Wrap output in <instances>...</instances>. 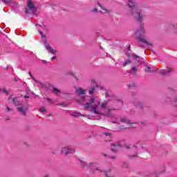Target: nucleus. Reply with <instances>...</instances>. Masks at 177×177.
Listing matches in <instances>:
<instances>
[{"instance_id": "dca6fc26", "label": "nucleus", "mask_w": 177, "mask_h": 177, "mask_svg": "<svg viewBox=\"0 0 177 177\" xmlns=\"http://www.w3.org/2000/svg\"><path fill=\"white\" fill-rule=\"evenodd\" d=\"M101 9L102 11L100 10V13H102L103 15H108V13H110V10L104 7H102Z\"/></svg>"}, {"instance_id": "0eeeda50", "label": "nucleus", "mask_w": 177, "mask_h": 177, "mask_svg": "<svg viewBox=\"0 0 177 177\" xmlns=\"http://www.w3.org/2000/svg\"><path fill=\"white\" fill-rule=\"evenodd\" d=\"M91 84H93V86L88 90V95H93L96 92V88H97V84H96L95 80H92Z\"/></svg>"}, {"instance_id": "c756f323", "label": "nucleus", "mask_w": 177, "mask_h": 177, "mask_svg": "<svg viewBox=\"0 0 177 177\" xmlns=\"http://www.w3.org/2000/svg\"><path fill=\"white\" fill-rule=\"evenodd\" d=\"M104 176L105 177H111V174H110V171H104Z\"/></svg>"}, {"instance_id": "680f3d73", "label": "nucleus", "mask_w": 177, "mask_h": 177, "mask_svg": "<svg viewBox=\"0 0 177 177\" xmlns=\"http://www.w3.org/2000/svg\"><path fill=\"white\" fill-rule=\"evenodd\" d=\"M0 92H1V88H0Z\"/></svg>"}, {"instance_id": "9b49d317", "label": "nucleus", "mask_w": 177, "mask_h": 177, "mask_svg": "<svg viewBox=\"0 0 177 177\" xmlns=\"http://www.w3.org/2000/svg\"><path fill=\"white\" fill-rule=\"evenodd\" d=\"M17 111L21 113L22 115H26L27 114V111H28V108H23V107H18L17 108Z\"/></svg>"}, {"instance_id": "72a5a7b5", "label": "nucleus", "mask_w": 177, "mask_h": 177, "mask_svg": "<svg viewBox=\"0 0 177 177\" xmlns=\"http://www.w3.org/2000/svg\"><path fill=\"white\" fill-rule=\"evenodd\" d=\"M110 160H115L117 158L114 156H109Z\"/></svg>"}, {"instance_id": "a19ab883", "label": "nucleus", "mask_w": 177, "mask_h": 177, "mask_svg": "<svg viewBox=\"0 0 177 177\" xmlns=\"http://www.w3.org/2000/svg\"><path fill=\"white\" fill-rule=\"evenodd\" d=\"M57 57L54 56V57H53L51 59H52V60H55V59H57Z\"/></svg>"}, {"instance_id": "c9c22d12", "label": "nucleus", "mask_w": 177, "mask_h": 177, "mask_svg": "<svg viewBox=\"0 0 177 177\" xmlns=\"http://www.w3.org/2000/svg\"><path fill=\"white\" fill-rule=\"evenodd\" d=\"M98 6H100V8L102 9L103 8V6H102V5L100 4V3L99 1L97 2Z\"/></svg>"}, {"instance_id": "052dcab7", "label": "nucleus", "mask_w": 177, "mask_h": 177, "mask_svg": "<svg viewBox=\"0 0 177 177\" xmlns=\"http://www.w3.org/2000/svg\"><path fill=\"white\" fill-rule=\"evenodd\" d=\"M93 172H95V170H93Z\"/></svg>"}, {"instance_id": "8fccbe9b", "label": "nucleus", "mask_w": 177, "mask_h": 177, "mask_svg": "<svg viewBox=\"0 0 177 177\" xmlns=\"http://www.w3.org/2000/svg\"><path fill=\"white\" fill-rule=\"evenodd\" d=\"M52 114L47 115V117H51Z\"/></svg>"}, {"instance_id": "f257e3e1", "label": "nucleus", "mask_w": 177, "mask_h": 177, "mask_svg": "<svg viewBox=\"0 0 177 177\" xmlns=\"http://www.w3.org/2000/svg\"><path fill=\"white\" fill-rule=\"evenodd\" d=\"M129 7L131 8V15L137 21L138 23L142 24L143 21V17H145V15H143V11L139 6L135 4L133 0H129ZM145 34V28H143V25L140 24L138 30L136 32V35H143Z\"/></svg>"}, {"instance_id": "20e7f679", "label": "nucleus", "mask_w": 177, "mask_h": 177, "mask_svg": "<svg viewBox=\"0 0 177 177\" xmlns=\"http://www.w3.org/2000/svg\"><path fill=\"white\" fill-rule=\"evenodd\" d=\"M120 122H122V124H126V127H120V129H129V128L138 127V123H132L131 122V120H129L128 118L125 117L120 118Z\"/></svg>"}, {"instance_id": "de8ad7c7", "label": "nucleus", "mask_w": 177, "mask_h": 177, "mask_svg": "<svg viewBox=\"0 0 177 177\" xmlns=\"http://www.w3.org/2000/svg\"><path fill=\"white\" fill-rule=\"evenodd\" d=\"M41 62H42V63H44V64H46V63H47V62H46V60H42Z\"/></svg>"}, {"instance_id": "cd10ccee", "label": "nucleus", "mask_w": 177, "mask_h": 177, "mask_svg": "<svg viewBox=\"0 0 177 177\" xmlns=\"http://www.w3.org/2000/svg\"><path fill=\"white\" fill-rule=\"evenodd\" d=\"M1 91H2L3 93H5L6 95H9V91L6 88H2L1 89Z\"/></svg>"}, {"instance_id": "a18cd8bd", "label": "nucleus", "mask_w": 177, "mask_h": 177, "mask_svg": "<svg viewBox=\"0 0 177 177\" xmlns=\"http://www.w3.org/2000/svg\"><path fill=\"white\" fill-rule=\"evenodd\" d=\"M155 177H160V174H155Z\"/></svg>"}, {"instance_id": "4c0bfd02", "label": "nucleus", "mask_w": 177, "mask_h": 177, "mask_svg": "<svg viewBox=\"0 0 177 177\" xmlns=\"http://www.w3.org/2000/svg\"><path fill=\"white\" fill-rule=\"evenodd\" d=\"M105 96H106V97H110V94H109V93L106 92V93H105Z\"/></svg>"}, {"instance_id": "a878e982", "label": "nucleus", "mask_w": 177, "mask_h": 177, "mask_svg": "<svg viewBox=\"0 0 177 177\" xmlns=\"http://www.w3.org/2000/svg\"><path fill=\"white\" fill-rule=\"evenodd\" d=\"M171 73V70H167V71H165V72H161L160 73V74H161V75H165L166 74H168V73Z\"/></svg>"}, {"instance_id": "4d7b16f0", "label": "nucleus", "mask_w": 177, "mask_h": 177, "mask_svg": "<svg viewBox=\"0 0 177 177\" xmlns=\"http://www.w3.org/2000/svg\"><path fill=\"white\" fill-rule=\"evenodd\" d=\"M126 149H129V147H126Z\"/></svg>"}, {"instance_id": "e433bc0d", "label": "nucleus", "mask_w": 177, "mask_h": 177, "mask_svg": "<svg viewBox=\"0 0 177 177\" xmlns=\"http://www.w3.org/2000/svg\"><path fill=\"white\" fill-rule=\"evenodd\" d=\"M134 157H139V156H138V155H136V154L132 155V156H131V158H134Z\"/></svg>"}, {"instance_id": "aec40b11", "label": "nucleus", "mask_w": 177, "mask_h": 177, "mask_svg": "<svg viewBox=\"0 0 177 177\" xmlns=\"http://www.w3.org/2000/svg\"><path fill=\"white\" fill-rule=\"evenodd\" d=\"M131 63H132V62H131V60H129V59L125 61L123 63V67H127V66H128V64H131Z\"/></svg>"}, {"instance_id": "9d476101", "label": "nucleus", "mask_w": 177, "mask_h": 177, "mask_svg": "<svg viewBox=\"0 0 177 177\" xmlns=\"http://www.w3.org/2000/svg\"><path fill=\"white\" fill-rule=\"evenodd\" d=\"M12 103L15 106H21L23 104V101L20 100V97H15L12 98Z\"/></svg>"}, {"instance_id": "49530a36", "label": "nucleus", "mask_w": 177, "mask_h": 177, "mask_svg": "<svg viewBox=\"0 0 177 177\" xmlns=\"http://www.w3.org/2000/svg\"><path fill=\"white\" fill-rule=\"evenodd\" d=\"M44 177H50L49 174H46Z\"/></svg>"}, {"instance_id": "4be33fe9", "label": "nucleus", "mask_w": 177, "mask_h": 177, "mask_svg": "<svg viewBox=\"0 0 177 177\" xmlns=\"http://www.w3.org/2000/svg\"><path fill=\"white\" fill-rule=\"evenodd\" d=\"M39 113H46V109L44 106H41L39 109Z\"/></svg>"}, {"instance_id": "1a4fd4ad", "label": "nucleus", "mask_w": 177, "mask_h": 177, "mask_svg": "<svg viewBox=\"0 0 177 177\" xmlns=\"http://www.w3.org/2000/svg\"><path fill=\"white\" fill-rule=\"evenodd\" d=\"M75 93L77 96H81V95H86V90L82 89L81 87L75 88Z\"/></svg>"}, {"instance_id": "ea45409f", "label": "nucleus", "mask_w": 177, "mask_h": 177, "mask_svg": "<svg viewBox=\"0 0 177 177\" xmlns=\"http://www.w3.org/2000/svg\"><path fill=\"white\" fill-rule=\"evenodd\" d=\"M80 164H81L82 167H84L85 162H84V161H81V163H80Z\"/></svg>"}, {"instance_id": "39448f33", "label": "nucleus", "mask_w": 177, "mask_h": 177, "mask_svg": "<svg viewBox=\"0 0 177 177\" xmlns=\"http://www.w3.org/2000/svg\"><path fill=\"white\" fill-rule=\"evenodd\" d=\"M61 153L64 156H68V154H74V153H75V148L71 145L64 146L62 148Z\"/></svg>"}, {"instance_id": "f8f14e48", "label": "nucleus", "mask_w": 177, "mask_h": 177, "mask_svg": "<svg viewBox=\"0 0 177 177\" xmlns=\"http://www.w3.org/2000/svg\"><path fill=\"white\" fill-rule=\"evenodd\" d=\"M121 145H120V144H113L111 146V151H118Z\"/></svg>"}, {"instance_id": "58836bf2", "label": "nucleus", "mask_w": 177, "mask_h": 177, "mask_svg": "<svg viewBox=\"0 0 177 177\" xmlns=\"http://www.w3.org/2000/svg\"><path fill=\"white\" fill-rule=\"evenodd\" d=\"M2 2H4V3H9V1H6V0H1Z\"/></svg>"}, {"instance_id": "ddd939ff", "label": "nucleus", "mask_w": 177, "mask_h": 177, "mask_svg": "<svg viewBox=\"0 0 177 177\" xmlns=\"http://www.w3.org/2000/svg\"><path fill=\"white\" fill-rule=\"evenodd\" d=\"M138 40L140 42H142V44H145V45H149V46L153 45V43L148 41L146 40V39H145V38L138 37Z\"/></svg>"}, {"instance_id": "7c9ffc66", "label": "nucleus", "mask_w": 177, "mask_h": 177, "mask_svg": "<svg viewBox=\"0 0 177 177\" xmlns=\"http://www.w3.org/2000/svg\"><path fill=\"white\" fill-rule=\"evenodd\" d=\"M170 28H175L174 31H177V24L170 25Z\"/></svg>"}, {"instance_id": "5fc2aeb1", "label": "nucleus", "mask_w": 177, "mask_h": 177, "mask_svg": "<svg viewBox=\"0 0 177 177\" xmlns=\"http://www.w3.org/2000/svg\"><path fill=\"white\" fill-rule=\"evenodd\" d=\"M95 171H99V168H96V169H95Z\"/></svg>"}, {"instance_id": "f704fd0d", "label": "nucleus", "mask_w": 177, "mask_h": 177, "mask_svg": "<svg viewBox=\"0 0 177 177\" xmlns=\"http://www.w3.org/2000/svg\"><path fill=\"white\" fill-rule=\"evenodd\" d=\"M6 111H12V109H10V108H9V107H6Z\"/></svg>"}, {"instance_id": "473e14b6", "label": "nucleus", "mask_w": 177, "mask_h": 177, "mask_svg": "<svg viewBox=\"0 0 177 177\" xmlns=\"http://www.w3.org/2000/svg\"><path fill=\"white\" fill-rule=\"evenodd\" d=\"M140 157H141L142 158H147V155H146V154H140Z\"/></svg>"}, {"instance_id": "f03ea898", "label": "nucleus", "mask_w": 177, "mask_h": 177, "mask_svg": "<svg viewBox=\"0 0 177 177\" xmlns=\"http://www.w3.org/2000/svg\"><path fill=\"white\" fill-rule=\"evenodd\" d=\"M109 104V102L104 101L100 104L98 103V104H94L92 109L89 110L91 113H93L94 114H97L98 115H103L104 114V112H103V110H106L107 109V105Z\"/></svg>"}, {"instance_id": "603ef678", "label": "nucleus", "mask_w": 177, "mask_h": 177, "mask_svg": "<svg viewBox=\"0 0 177 177\" xmlns=\"http://www.w3.org/2000/svg\"><path fill=\"white\" fill-rule=\"evenodd\" d=\"M28 2H32V0H28Z\"/></svg>"}, {"instance_id": "6e6d98bb", "label": "nucleus", "mask_w": 177, "mask_h": 177, "mask_svg": "<svg viewBox=\"0 0 177 177\" xmlns=\"http://www.w3.org/2000/svg\"><path fill=\"white\" fill-rule=\"evenodd\" d=\"M113 124H117V122H112Z\"/></svg>"}, {"instance_id": "7ed1b4c3", "label": "nucleus", "mask_w": 177, "mask_h": 177, "mask_svg": "<svg viewBox=\"0 0 177 177\" xmlns=\"http://www.w3.org/2000/svg\"><path fill=\"white\" fill-rule=\"evenodd\" d=\"M118 100V104L119 105V107L118 108H108L106 109V111L104 112L103 115L104 117H109V118H114L115 115L114 113H113L111 111H117L118 110H121V107L124 106V103L120 100Z\"/></svg>"}, {"instance_id": "2eb2a0df", "label": "nucleus", "mask_w": 177, "mask_h": 177, "mask_svg": "<svg viewBox=\"0 0 177 177\" xmlns=\"http://www.w3.org/2000/svg\"><path fill=\"white\" fill-rule=\"evenodd\" d=\"M135 106L137 107L138 109H140V110H143V109L145 108V105L142 102H138L136 103Z\"/></svg>"}, {"instance_id": "864d4df0", "label": "nucleus", "mask_w": 177, "mask_h": 177, "mask_svg": "<svg viewBox=\"0 0 177 177\" xmlns=\"http://www.w3.org/2000/svg\"><path fill=\"white\" fill-rule=\"evenodd\" d=\"M174 102H177V98L176 97L174 99Z\"/></svg>"}, {"instance_id": "bf43d9fd", "label": "nucleus", "mask_w": 177, "mask_h": 177, "mask_svg": "<svg viewBox=\"0 0 177 177\" xmlns=\"http://www.w3.org/2000/svg\"><path fill=\"white\" fill-rule=\"evenodd\" d=\"M129 88H131V86H129Z\"/></svg>"}, {"instance_id": "6ab92c4d", "label": "nucleus", "mask_w": 177, "mask_h": 177, "mask_svg": "<svg viewBox=\"0 0 177 177\" xmlns=\"http://www.w3.org/2000/svg\"><path fill=\"white\" fill-rule=\"evenodd\" d=\"M132 57H133V59H135V60H136L137 62H140V57L138 56L137 55H133Z\"/></svg>"}, {"instance_id": "b1692460", "label": "nucleus", "mask_w": 177, "mask_h": 177, "mask_svg": "<svg viewBox=\"0 0 177 177\" xmlns=\"http://www.w3.org/2000/svg\"><path fill=\"white\" fill-rule=\"evenodd\" d=\"M145 71L146 73H153V71H151V68L149 66H147L145 68Z\"/></svg>"}, {"instance_id": "393cba45", "label": "nucleus", "mask_w": 177, "mask_h": 177, "mask_svg": "<svg viewBox=\"0 0 177 177\" xmlns=\"http://www.w3.org/2000/svg\"><path fill=\"white\" fill-rule=\"evenodd\" d=\"M91 12H92V13H99V12L100 13V11H99L97 8H93L91 10Z\"/></svg>"}, {"instance_id": "412c9836", "label": "nucleus", "mask_w": 177, "mask_h": 177, "mask_svg": "<svg viewBox=\"0 0 177 177\" xmlns=\"http://www.w3.org/2000/svg\"><path fill=\"white\" fill-rule=\"evenodd\" d=\"M122 168H125L126 169H128V168H129V164L127 162H124L122 165Z\"/></svg>"}, {"instance_id": "5701e85b", "label": "nucleus", "mask_w": 177, "mask_h": 177, "mask_svg": "<svg viewBox=\"0 0 177 177\" xmlns=\"http://www.w3.org/2000/svg\"><path fill=\"white\" fill-rule=\"evenodd\" d=\"M131 71L133 74H136V73H138V68H136V66H132Z\"/></svg>"}, {"instance_id": "2f4dec72", "label": "nucleus", "mask_w": 177, "mask_h": 177, "mask_svg": "<svg viewBox=\"0 0 177 177\" xmlns=\"http://www.w3.org/2000/svg\"><path fill=\"white\" fill-rule=\"evenodd\" d=\"M165 100L167 103H169V102H171V98H169V97H165Z\"/></svg>"}, {"instance_id": "09e8293b", "label": "nucleus", "mask_w": 177, "mask_h": 177, "mask_svg": "<svg viewBox=\"0 0 177 177\" xmlns=\"http://www.w3.org/2000/svg\"><path fill=\"white\" fill-rule=\"evenodd\" d=\"M105 135H106V136H109L110 135V133H105Z\"/></svg>"}, {"instance_id": "6e6552de", "label": "nucleus", "mask_w": 177, "mask_h": 177, "mask_svg": "<svg viewBox=\"0 0 177 177\" xmlns=\"http://www.w3.org/2000/svg\"><path fill=\"white\" fill-rule=\"evenodd\" d=\"M44 47L50 53H52V55H56V50L52 48V46L49 45V44L45 42Z\"/></svg>"}, {"instance_id": "79ce46f5", "label": "nucleus", "mask_w": 177, "mask_h": 177, "mask_svg": "<svg viewBox=\"0 0 177 177\" xmlns=\"http://www.w3.org/2000/svg\"><path fill=\"white\" fill-rule=\"evenodd\" d=\"M24 97H25V99H29V98H30V96H28V95H25Z\"/></svg>"}, {"instance_id": "c85d7f7f", "label": "nucleus", "mask_w": 177, "mask_h": 177, "mask_svg": "<svg viewBox=\"0 0 177 177\" xmlns=\"http://www.w3.org/2000/svg\"><path fill=\"white\" fill-rule=\"evenodd\" d=\"M72 117H81V113H74L73 114H72Z\"/></svg>"}, {"instance_id": "bb28decb", "label": "nucleus", "mask_w": 177, "mask_h": 177, "mask_svg": "<svg viewBox=\"0 0 177 177\" xmlns=\"http://www.w3.org/2000/svg\"><path fill=\"white\" fill-rule=\"evenodd\" d=\"M39 34H40V35H41L42 39H44V40L46 39V36H45V35L44 34V32H42V31H39Z\"/></svg>"}, {"instance_id": "4468645a", "label": "nucleus", "mask_w": 177, "mask_h": 177, "mask_svg": "<svg viewBox=\"0 0 177 177\" xmlns=\"http://www.w3.org/2000/svg\"><path fill=\"white\" fill-rule=\"evenodd\" d=\"M28 8H29L30 10H32L33 13H35V6L32 2H28Z\"/></svg>"}, {"instance_id": "3c124183", "label": "nucleus", "mask_w": 177, "mask_h": 177, "mask_svg": "<svg viewBox=\"0 0 177 177\" xmlns=\"http://www.w3.org/2000/svg\"><path fill=\"white\" fill-rule=\"evenodd\" d=\"M47 100H48V102H50V100H52L50 98H47Z\"/></svg>"}, {"instance_id": "f3484780", "label": "nucleus", "mask_w": 177, "mask_h": 177, "mask_svg": "<svg viewBox=\"0 0 177 177\" xmlns=\"http://www.w3.org/2000/svg\"><path fill=\"white\" fill-rule=\"evenodd\" d=\"M53 92L55 93V95H60L62 94V92L60 91V90H59L57 88L54 87L53 88Z\"/></svg>"}, {"instance_id": "37998d69", "label": "nucleus", "mask_w": 177, "mask_h": 177, "mask_svg": "<svg viewBox=\"0 0 177 177\" xmlns=\"http://www.w3.org/2000/svg\"><path fill=\"white\" fill-rule=\"evenodd\" d=\"M25 13L28 14V10L27 8L25 10Z\"/></svg>"}, {"instance_id": "13d9d810", "label": "nucleus", "mask_w": 177, "mask_h": 177, "mask_svg": "<svg viewBox=\"0 0 177 177\" xmlns=\"http://www.w3.org/2000/svg\"><path fill=\"white\" fill-rule=\"evenodd\" d=\"M104 156L106 157L107 155L105 154V155H104Z\"/></svg>"}, {"instance_id": "a211bd4d", "label": "nucleus", "mask_w": 177, "mask_h": 177, "mask_svg": "<svg viewBox=\"0 0 177 177\" xmlns=\"http://www.w3.org/2000/svg\"><path fill=\"white\" fill-rule=\"evenodd\" d=\"M97 167V163H96V162H91L88 165V168H93V167Z\"/></svg>"}, {"instance_id": "423d86ee", "label": "nucleus", "mask_w": 177, "mask_h": 177, "mask_svg": "<svg viewBox=\"0 0 177 177\" xmlns=\"http://www.w3.org/2000/svg\"><path fill=\"white\" fill-rule=\"evenodd\" d=\"M93 103H95V98L93 97L90 98L89 102H87L85 104V109L86 110H88V111H90L91 109H92V107L93 106Z\"/></svg>"}, {"instance_id": "c03bdc74", "label": "nucleus", "mask_w": 177, "mask_h": 177, "mask_svg": "<svg viewBox=\"0 0 177 177\" xmlns=\"http://www.w3.org/2000/svg\"><path fill=\"white\" fill-rule=\"evenodd\" d=\"M29 75L31 77V78H34V77H32V75L31 74V72H29Z\"/></svg>"}]
</instances>
